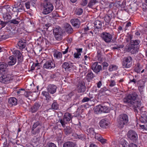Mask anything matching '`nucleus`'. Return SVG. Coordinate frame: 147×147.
I'll return each mask as SVG.
<instances>
[{
  "instance_id": "nucleus-4",
  "label": "nucleus",
  "mask_w": 147,
  "mask_h": 147,
  "mask_svg": "<svg viewBox=\"0 0 147 147\" xmlns=\"http://www.w3.org/2000/svg\"><path fill=\"white\" fill-rule=\"evenodd\" d=\"M2 75L0 77V82L5 84L9 83L12 80L11 75L7 74L6 71L1 74Z\"/></svg>"
},
{
  "instance_id": "nucleus-34",
  "label": "nucleus",
  "mask_w": 147,
  "mask_h": 147,
  "mask_svg": "<svg viewBox=\"0 0 147 147\" xmlns=\"http://www.w3.org/2000/svg\"><path fill=\"white\" fill-rule=\"evenodd\" d=\"M98 2L97 0H90L88 3V6L90 8H92Z\"/></svg>"
},
{
  "instance_id": "nucleus-31",
  "label": "nucleus",
  "mask_w": 147,
  "mask_h": 147,
  "mask_svg": "<svg viewBox=\"0 0 147 147\" xmlns=\"http://www.w3.org/2000/svg\"><path fill=\"white\" fill-rule=\"evenodd\" d=\"M76 144L71 142H67L64 143L63 147H75Z\"/></svg>"
},
{
  "instance_id": "nucleus-54",
  "label": "nucleus",
  "mask_w": 147,
  "mask_h": 147,
  "mask_svg": "<svg viewBox=\"0 0 147 147\" xmlns=\"http://www.w3.org/2000/svg\"><path fill=\"white\" fill-rule=\"evenodd\" d=\"M40 124V123L39 121H37L33 125L32 128H36L37 126Z\"/></svg>"
},
{
  "instance_id": "nucleus-24",
  "label": "nucleus",
  "mask_w": 147,
  "mask_h": 147,
  "mask_svg": "<svg viewBox=\"0 0 147 147\" xmlns=\"http://www.w3.org/2000/svg\"><path fill=\"white\" fill-rule=\"evenodd\" d=\"M3 18L4 20L7 21L9 22L12 18L11 16L10 15V13H3Z\"/></svg>"
},
{
  "instance_id": "nucleus-13",
  "label": "nucleus",
  "mask_w": 147,
  "mask_h": 147,
  "mask_svg": "<svg viewBox=\"0 0 147 147\" xmlns=\"http://www.w3.org/2000/svg\"><path fill=\"white\" fill-rule=\"evenodd\" d=\"M12 11L14 12H16L17 13L21 12L24 11V7L23 5L20 3H18L17 4H15L13 7L12 9Z\"/></svg>"
},
{
  "instance_id": "nucleus-29",
  "label": "nucleus",
  "mask_w": 147,
  "mask_h": 147,
  "mask_svg": "<svg viewBox=\"0 0 147 147\" xmlns=\"http://www.w3.org/2000/svg\"><path fill=\"white\" fill-rule=\"evenodd\" d=\"M54 58L60 60L62 58V53L59 51H55L54 54Z\"/></svg>"
},
{
  "instance_id": "nucleus-18",
  "label": "nucleus",
  "mask_w": 147,
  "mask_h": 147,
  "mask_svg": "<svg viewBox=\"0 0 147 147\" xmlns=\"http://www.w3.org/2000/svg\"><path fill=\"white\" fill-rule=\"evenodd\" d=\"M70 22L73 26L76 28H78L80 24V21L77 18L71 19Z\"/></svg>"
},
{
  "instance_id": "nucleus-51",
  "label": "nucleus",
  "mask_w": 147,
  "mask_h": 147,
  "mask_svg": "<svg viewBox=\"0 0 147 147\" xmlns=\"http://www.w3.org/2000/svg\"><path fill=\"white\" fill-rule=\"evenodd\" d=\"M130 82H134V84L137 83L138 84L139 82L140 83V82H141L143 84H144V82L143 81H138L134 78H133L132 80H130Z\"/></svg>"
},
{
  "instance_id": "nucleus-12",
  "label": "nucleus",
  "mask_w": 147,
  "mask_h": 147,
  "mask_svg": "<svg viewBox=\"0 0 147 147\" xmlns=\"http://www.w3.org/2000/svg\"><path fill=\"white\" fill-rule=\"evenodd\" d=\"M77 89L79 93L84 92L86 90L85 83L84 81L80 82L77 85Z\"/></svg>"
},
{
  "instance_id": "nucleus-55",
  "label": "nucleus",
  "mask_w": 147,
  "mask_h": 147,
  "mask_svg": "<svg viewBox=\"0 0 147 147\" xmlns=\"http://www.w3.org/2000/svg\"><path fill=\"white\" fill-rule=\"evenodd\" d=\"M94 95H90L89 94V95L88 96V97L90 99V101H94Z\"/></svg>"
},
{
  "instance_id": "nucleus-22",
  "label": "nucleus",
  "mask_w": 147,
  "mask_h": 147,
  "mask_svg": "<svg viewBox=\"0 0 147 147\" xmlns=\"http://www.w3.org/2000/svg\"><path fill=\"white\" fill-rule=\"evenodd\" d=\"M65 31L68 34H71L73 32V30L71 26L68 23H66L65 26Z\"/></svg>"
},
{
  "instance_id": "nucleus-47",
  "label": "nucleus",
  "mask_w": 147,
  "mask_h": 147,
  "mask_svg": "<svg viewBox=\"0 0 147 147\" xmlns=\"http://www.w3.org/2000/svg\"><path fill=\"white\" fill-rule=\"evenodd\" d=\"M75 12L76 15H80L83 13V10L81 8H79L76 9Z\"/></svg>"
},
{
  "instance_id": "nucleus-44",
  "label": "nucleus",
  "mask_w": 147,
  "mask_h": 147,
  "mask_svg": "<svg viewBox=\"0 0 147 147\" xmlns=\"http://www.w3.org/2000/svg\"><path fill=\"white\" fill-rule=\"evenodd\" d=\"M141 69L142 67H140V64H138L135 67L134 69V70L135 72L137 73H139L141 71Z\"/></svg>"
},
{
  "instance_id": "nucleus-8",
  "label": "nucleus",
  "mask_w": 147,
  "mask_h": 147,
  "mask_svg": "<svg viewBox=\"0 0 147 147\" xmlns=\"http://www.w3.org/2000/svg\"><path fill=\"white\" fill-rule=\"evenodd\" d=\"M133 59L130 56L125 57L122 62V66L123 68H129L132 65Z\"/></svg>"
},
{
  "instance_id": "nucleus-64",
  "label": "nucleus",
  "mask_w": 147,
  "mask_h": 147,
  "mask_svg": "<svg viewBox=\"0 0 147 147\" xmlns=\"http://www.w3.org/2000/svg\"><path fill=\"white\" fill-rule=\"evenodd\" d=\"M144 26L145 27L144 33L147 34V23H144Z\"/></svg>"
},
{
  "instance_id": "nucleus-35",
  "label": "nucleus",
  "mask_w": 147,
  "mask_h": 147,
  "mask_svg": "<svg viewBox=\"0 0 147 147\" xmlns=\"http://www.w3.org/2000/svg\"><path fill=\"white\" fill-rule=\"evenodd\" d=\"M94 26L97 29L100 28L102 26V24L100 21L98 20H96L94 23Z\"/></svg>"
},
{
  "instance_id": "nucleus-7",
  "label": "nucleus",
  "mask_w": 147,
  "mask_h": 147,
  "mask_svg": "<svg viewBox=\"0 0 147 147\" xmlns=\"http://www.w3.org/2000/svg\"><path fill=\"white\" fill-rule=\"evenodd\" d=\"M100 37L102 39L107 43H109L113 42V40L112 39V36L109 33L103 32L101 34Z\"/></svg>"
},
{
  "instance_id": "nucleus-38",
  "label": "nucleus",
  "mask_w": 147,
  "mask_h": 147,
  "mask_svg": "<svg viewBox=\"0 0 147 147\" xmlns=\"http://www.w3.org/2000/svg\"><path fill=\"white\" fill-rule=\"evenodd\" d=\"M87 131L88 132V134L90 135L91 136H95V133L94 131V129L93 128H90L88 129L87 130Z\"/></svg>"
},
{
  "instance_id": "nucleus-19",
  "label": "nucleus",
  "mask_w": 147,
  "mask_h": 147,
  "mask_svg": "<svg viewBox=\"0 0 147 147\" xmlns=\"http://www.w3.org/2000/svg\"><path fill=\"white\" fill-rule=\"evenodd\" d=\"M100 126L103 128H106L109 125L108 121L105 119H102L99 123Z\"/></svg>"
},
{
  "instance_id": "nucleus-45",
  "label": "nucleus",
  "mask_w": 147,
  "mask_h": 147,
  "mask_svg": "<svg viewBox=\"0 0 147 147\" xmlns=\"http://www.w3.org/2000/svg\"><path fill=\"white\" fill-rule=\"evenodd\" d=\"M24 92H25V90L23 88L19 89V90L17 92V95L19 96L21 95H24Z\"/></svg>"
},
{
  "instance_id": "nucleus-49",
  "label": "nucleus",
  "mask_w": 147,
  "mask_h": 147,
  "mask_svg": "<svg viewBox=\"0 0 147 147\" xmlns=\"http://www.w3.org/2000/svg\"><path fill=\"white\" fill-rule=\"evenodd\" d=\"M144 85H143L142 86H138V89L141 94L142 95L143 94V89L144 88Z\"/></svg>"
},
{
  "instance_id": "nucleus-9",
  "label": "nucleus",
  "mask_w": 147,
  "mask_h": 147,
  "mask_svg": "<svg viewBox=\"0 0 147 147\" xmlns=\"http://www.w3.org/2000/svg\"><path fill=\"white\" fill-rule=\"evenodd\" d=\"M53 33L56 40L60 41L62 39V32L59 27H55L53 29Z\"/></svg>"
},
{
  "instance_id": "nucleus-16",
  "label": "nucleus",
  "mask_w": 147,
  "mask_h": 147,
  "mask_svg": "<svg viewBox=\"0 0 147 147\" xmlns=\"http://www.w3.org/2000/svg\"><path fill=\"white\" fill-rule=\"evenodd\" d=\"M13 53L15 57L18 59V63L22 62L23 61V57L22 54L18 50H15L13 52Z\"/></svg>"
},
{
  "instance_id": "nucleus-36",
  "label": "nucleus",
  "mask_w": 147,
  "mask_h": 147,
  "mask_svg": "<svg viewBox=\"0 0 147 147\" xmlns=\"http://www.w3.org/2000/svg\"><path fill=\"white\" fill-rule=\"evenodd\" d=\"M140 121L142 123H146L147 121V117L145 115H142L139 118Z\"/></svg>"
},
{
  "instance_id": "nucleus-56",
  "label": "nucleus",
  "mask_w": 147,
  "mask_h": 147,
  "mask_svg": "<svg viewBox=\"0 0 147 147\" xmlns=\"http://www.w3.org/2000/svg\"><path fill=\"white\" fill-rule=\"evenodd\" d=\"M126 1H123L121 4H119V5L122 8H125L126 7Z\"/></svg>"
},
{
  "instance_id": "nucleus-2",
  "label": "nucleus",
  "mask_w": 147,
  "mask_h": 147,
  "mask_svg": "<svg viewBox=\"0 0 147 147\" xmlns=\"http://www.w3.org/2000/svg\"><path fill=\"white\" fill-rule=\"evenodd\" d=\"M140 43L138 40H131L130 43L126 46L125 50L131 54L136 53L139 51Z\"/></svg>"
},
{
  "instance_id": "nucleus-48",
  "label": "nucleus",
  "mask_w": 147,
  "mask_h": 147,
  "mask_svg": "<svg viewBox=\"0 0 147 147\" xmlns=\"http://www.w3.org/2000/svg\"><path fill=\"white\" fill-rule=\"evenodd\" d=\"M9 37V36L8 34H4L3 35H1V38H0V41L3 40H5Z\"/></svg>"
},
{
  "instance_id": "nucleus-32",
  "label": "nucleus",
  "mask_w": 147,
  "mask_h": 147,
  "mask_svg": "<svg viewBox=\"0 0 147 147\" xmlns=\"http://www.w3.org/2000/svg\"><path fill=\"white\" fill-rule=\"evenodd\" d=\"M93 110L96 114H98L101 113V105H99L95 106Z\"/></svg>"
},
{
  "instance_id": "nucleus-23",
  "label": "nucleus",
  "mask_w": 147,
  "mask_h": 147,
  "mask_svg": "<svg viewBox=\"0 0 147 147\" xmlns=\"http://www.w3.org/2000/svg\"><path fill=\"white\" fill-rule=\"evenodd\" d=\"M18 45L19 48L20 49H22L26 47V43L25 40H20L18 43Z\"/></svg>"
},
{
  "instance_id": "nucleus-6",
  "label": "nucleus",
  "mask_w": 147,
  "mask_h": 147,
  "mask_svg": "<svg viewBox=\"0 0 147 147\" xmlns=\"http://www.w3.org/2000/svg\"><path fill=\"white\" fill-rule=\"evenodd\" d=\"M53 9V6L50 2H46L44 3L43 6L42 13L47 15L51 12Z\"/></svg>"
},
{
  "instance_id": "nucleus-41",
  "label": "nucleus",
  "mask_w": 147,
  "mask_h": 147,
  "mask_svg": "<svg viewBox=\"0 0 147 147\" xmlns=\"http://www.w3.org/2000/svg\"><path fill=\"white\" fill-rule=\"evenodd\" d=\"M31 128V133L33 135H35L38 134L40 132V128H38L37 129H35V128Z\"/></svg>"
},
{
  "instance_id": "nucleus-57",
  "label": "nucleus",
  "mask_w": 147,
  "mask_h": 147,
  "mask_svg": "<svg viewBox=\"0 0 147 147\" xmlns=\"http://www.w3.org/2000/svg\"><path fill=\"white\" fill-rule=\"evenodd\" d=\"M90 101L89 99L87 97H84L82 100V102L83 103L86 102Z\"/></svg>"
},
{
  "instance_id": "nucleus-28",
  "label": "nucleus",
  "mask_w": 147,
  "mask_h": 147,
  "mask_svg": "<svg viewBox=\"0 0 147 147\" xmlns=\"http://www.w3.org/2000/svg\"><path fill=\"white\" fill-rule=\"evenodd\" d=\"M94 77V76L93 73L92 72L90 71L86 75V78L88 81L90 82Z\"/></svg>"
},
{
  "instance_id": "nucleus-25",
  "label": "nucleus",
  "mask_w": 147,
  "mask_h": 147,
  "mask_svg": "<svg viewBox=\"0 0 147 147\" xmlns=\"http://www.w3.org/2000/svg\"><path fill=\"white\" fill-rule=\"evenodd\" d=\"M9 59L10 60L8 62V64L9 65H14L16 62V58L13 56H11L9 57Z\"/></svg>"
},
{
  "instance_id": "nucleus-1",
  "label": "nucleus",
  "mask_w": 147,
  "mask_h": 147,
  "mask_svg": "<svg viewBox=\"0 0 147 147\" xmlns=\"http://www.w3.org/2000/svg\"><path fill=\"white\" fill-rule=\"evenodd\" d=\"M138 93L133 92L129 94L123 99V102L125 103H130L135 112L138 113L140 111L141 103L140 98L138 97Z\"/></svg>"
},
{
  "instance_id": "nucleus-42",
  "label": "nucleus",
  "mask_w": 147,
  "mask_h": 147,
  "mask_svg": "<svg viewBox=\"0 0 147 147\" xmlns=\"http://www.w3.org/2000/svg\"><path fill=\"white\" fill-rule=\"evenodd\" d=\"M109 111L110 109L109 107L101 105V112L107 113Z\"/></svg>"
},
{
  "instance_id": "nucleus-60",
  "label": "nucleus",
  "mask_w": 147,
  "mask_h": 147,
  "mask_svg": "<svg viewBox=\"0 0 147 147\" xmlns=\"http://www.w3.org/2000/svg\"><path fill=\"white\" fill-rule=\"evenodd\" d=\"M11 8H10V7H9L7 9H3V10H2V11H6L7 12L6 13H8L10 14L11 13Z\"/></svg>"
},
{
  "instance_id": "nucleus-52",
  "label": "nucleus",
  "mask_w": 147,
  "mask_h": 147,
  "mask_svg": "<svg viewBox=\"0 0 147 147\" xmlns=\"http://www.w3.org/2000/svg\"><path fill=\"white\" fill-rule=\"evenodd\" d=\"M102 69H105L107 68V67L108 66L109 64L106 62H104L102 63Z\"/></svg>"
},
{
  "instance_id": "nucleus-37",
  "label": "nucleus",
  "mask_w": 147,
  "mask_h": 147,
  "mask_svg": "<svg viewBox=\"0 0 147 147\" xmlns=\"http://www.w3.org/2000/svg\"><path fill=\"white\" fill-rule=\"evenodd\" d=\"M21 20L19 18H17L16 19H13L10 20L9 22L10 24H13L17 25L20 22Z\"/></svg>"
},
{
  "instance_id": "nucleus-11",
  "label": "nucleus",
  "mask_w": 147,
  "mask_h": 147,
  "mask_svg": "<svg viewBox=\"0 0 147 147\" xmlns=\"http://www.w3.org/2000/svg\"><path fill=\"white\" fill-rule=\"evenodd\" d=\"M42 107V104L41 102H36L30 108L29 112L32 113H35L41 108Z\"/></svg>"
},
{
  "instance_id": "nucleus-10",
  "label": "nucleus",
  "mask_w": 147,
  "mask_h": 147,
  "mask_svg": "<svg viewBox=\"0 0 147 147\" xmlns=\"http://www.w3.org/2000/svg\"><path fill=\"white\" fill-rule=\"evenodd\" d=\"M129 138L134 142H136L138 138V135L136 132L132 130L129 131L127 134Z\"/></svg>"
},
{
  "instance_id": "nucleus-46",
  "label": "nucleus",
  "mask_w": 147,
  "mask_h": 147,
  "mask_svg": "<svg viewBox=\"0 0 147 147\" xmlns=\"http://www.w3.org/2000/svg\"><path fill=\"white\" fill-rule=\"evenodd\" d=\"M117 67L116 65H112L109 66V70L110 71H112L113 70L117 69Z\"/></svg>"
},
{
  "instance_id": "nucleus-3",
  "label": "nucleus",
  "mask_w": 147,
  "mask_h": 147,
  "mask_svg": "<svg viewBox=\"0 0 147 147\" xmlns=\"http://www.w3.org/2000/svg\"><path fill=\"white\" fill-rule=\"evenodd\" d=\"M118 127L122 128L124 125H127L129 123V117L126 114H123L120 115L117 119Z\"/></svg>"
},
{
  "instance_id": "nucleus-63",
  "label": "nucleus",
  "mask_w": 147,
  "mask_h": 147,
  "mask_svg": "<svg viewBox=\"0 0 147 147\" xmlns=\"http://www.w3.org/2000/svg\"><path fill=\"white\" fill-rule=\"evenodd\" d=\"M77 137L79 139H80L82 140H84L85 138V136L82 134H80L79 135H77Z\"/></svg>"
},
{
  "instance_id": "nucleus-58",
  "label": "nucleus",
  "mask_w": 147,
  "mask_h": 147,
  "mask_svg": "<svg viewBox=\"0 0 147 147\" xmlns=\"http://www.w3.org/2000/svg\"><path fill=\"white\" fill-rule=\"evenodd\" d=\"M32 3L31 2L28 1L25 3V6L26 8L29 9L30 8V4Z\"/></svg>"
},
{
  "instance_id": "nucleus-62",
  "label": "nucleus",
  "mask_w": 147,
  "mask_h": 147,
  "mask_svg": "<svg viewBox=\"0 0 147 147\" xmlns=\"http://www.w3.org/2000/svg\"><path fill=\"white\" fill-rule=\"evenodd\" d=\"M47 144L49 147H57L56 145L53 143H49Z\"/></svg>"
},
{
  "instance_id": "nucleus-26",
  "label": "nucleus",
  "mask_w": 147,
  "mask_h": 147,
  "mask_svg": "<svg viewBox=\"0 0 147 147\" xmlns=\"http://www.w3.org/2000/svg\"><path fill=\"white\" fill-rule=\"evenodd\" d=\"M70 62H66L63 63L62 65V67L63 68L65 69V71L68 70L69 69L71 68V64Z\"/></svg>"
},
{
  "instance_id": "nucleus-39",
  "label": "nucleus",
  "mask_w": 147,
  "mask_h": 147,
  "mask_svg": "<svg viewBox=\"0 0 147 147\" xmlns=\"http://www.w3.org/2000/svg\"><path fill=\"white\" fill-rule=\"evenodd\" d=\"M42 94L43 95V96H44L46 97V99L47 101H49L50 100L51 98V97L49 95V92L44 91L42 92Z\"/></svg>"
},
{
  "instance_id": "nucleus-14",
  "label": "nucleus",
  "mask_w": 147,
  "mask_h": 147,
  "mask_svg": "<svg viewBox=\"0 0 147 147\" xmlns=\"http://www.w3.org/2000/svg\"><path fill=\"white\" fill-rule=\"evenodd\" d=\"M92 69L93 71L96 74H98L102 70V66L98 65V62L94 63L92 66Z\"/></svg>"
},
{
  "instance_id": "nucleus-40",
  "label": "nucleus",
  "mask_w": 147,
  "mask_h": 147,
  "mask_svg": "<svg viewBox=\"0 0 147 147\" xmlns=\"http://www.w3.org/2000/svg\"><path fill=\"white\" fill-rule=\"evenodd\" d=\"M59 105L57 102L56 101L54 100L51 106V109L54 110L58 109Z\"/></svg>"
},
{
  "instance_id": "nucleus-50",
  "label": "nucleus",
  "mask_w": 147,
  "mask_h": 147,
  "mask_svg": "<svg viewBox=\"0 0 147 147\" xmlns=\"http://www.w3.org/2000/svg\"><path fill=\"white\" fill-rule=\"evenodd\" d=\"M124 46L123 45H117L115 47H113L112 49H118L120 48H123L124 47Z\"/></svg>"
},
{
  "instance_id": "nucleus-27",
  "label": "nucleus",
  "mask_w": 147,
  "mask_h": 147,
  "mask_svg": "<svg viewBox=\"0 0 147 147\" xmlns=\"http://www.w3.org/2000/svg\"><path fill=\"white\" fill-rule=\"evenodd\" d=\"M112 16L111 15L107 14L104 17V20L106 22L105 25H107L109 24V23L110 22L111 18Z\"/></svg>"
},
{
  "instance_id": "nucleus-20",
  "label": "nucleus",
  "mask_w": 147,
  "mask_h": 147,
  "mask_svg": "<svg viewBox=\"0 0 147 147\" xmlns=\"http://www.w3.org/2000/svg\"><path fill=\"white\" fill-rule=\"evenodd\" d=\"M8 65L5 63L3 62H0V74L2 72H5L6 70L5 69Z\"/></svg>"
},
{
  "instance_id": "nucleus-15",
  "label": "nucleus",
  "mask_w": 147,
  "mask_h": 147,
  "mask_svg": "<svg viewBox=\"0 0 147 147\" xmlns=\"http://www.w3.org/2000/svg\"><path fill=\"white\" fill-rule=\"evenodd\" d=\"M55 67V64L51 60L46 61L44 64L43 67L46 69H51Z\"/></svg>"
},
{
  "instance_id": "nucleus-30",
  "label": "nucleus",
  "mask_w": 147,
  "mask_h": 147,
  "mask_svg": "<svg viewBox=\"0 0 147 147\" xmlns=\"http://www.w3.org/2000/svg\"><path fill=\"white\" fill-rule=\"evenodd\" d=\"M64 131L66 135H69L72 133V130L70 127L67 126L64 129Z\"/></svg>"
},
{
  "instance_id": "nucleus-33",
  "label": "nucleus",
  "mask_w": 147,
  "mask_h": 147,
  "mask_svg": "<svg viewBox=\"0 0 147 147\" xmlns=\"http://www.w3.org/2000/svg\"><path fill=\"white\" fill-rule=\"evenodd\" d=\"M73 94L72 93H70L68 95H64L63 96V100L64 101H67L69 100L71 97L73 96Z\"/></svg>"
},
{
  "instance_id": "nucleus-5",
  "label": "nucleus",
  "mask_w": 147,
  "mask_h": 147,
  "mask_svg": "<svg viewBox=\"0 0 147 147\" xmlns=\"http://www.w3.org/2000/svg\"><path fill=\"white\" fill-rule=\"evenodd\" d=\"M73 117L71 113H67L64 115L63 119H59V121L62 127H64L65 126V124L69 123L70 120H71Z\"/></svg>"
},
{
  "instance_id": "nucleus-43",
  "label": "nucleus",
  "mask_w": 147,
  "mask_h": 147,
  "mask_svg": "<svg viewBox=\"0 0 147 147\" xmlns=\"http://www.w3.org/2000/svg\"><path fill=\"white\" fill-rule=\"evenodd\" d=\"M97 139L100 141L102 144H104L106 143L107 140L104 139L100 136L97 137Z\"/></svg>"
},
{
  "instance_id": "nucleus-61",
  "label": "nucleus",
  "mask_w": 147,
  "mask_h": 147,
  "mask_svg": "<svg viewBox=\"0 0 147 147\" xmlns=\"http://www.w3.org/2000/svg\"><path fill=\"white\" fill-rule=\"evenodd\" d=\"M52 26V24L51 23H47L45 25V26L46 27L44 28L46 30H48V28Z\"/></svg>"
},
{
  "instance_id": "nucleus-53",
  "label": "nucleus",
  "mask_w": 147,
  "mask_h": 147,
  "mask_svg": "<svg viewBox=\"0 0 147 147\" xmlns=\"http://www.w3.org/2000/svg\"><path fill=\"white\" fill-rule=\"evenodd\" d=\"M8 22H7L6 21H5V22H3L2 21H0V24L3 27H5Z\"/></svg>"
},
{
  "instance_id": "nucleus-59",
  "label": "nucleus",
  "mask_w": 147,
  "mask_h": 147,
  "mask_svg": "<svg viewBox=\"0 0 147 147\" xmlns=\"http://www.w3.org/2000/svg\"><path fill=\"white\" fill-rule=\"evenodd\" d=\"M81 53H75L74 54V57L76 58H80V56L81 55Z\"/></svg>"
},
{
  "instance_id": "nucleus-17",
  "label": "nucleus",
  "mask_w": 147,
  "mask_h": 147,
  "mask_svg": "<svg viewBox=\"0 0 147 147\" xmlns=\"http://www.w3.org/2000/svg\"><path fill=\"white\" fill-rule=\"evenodd\" d=\"M57 87L55 85L50 84L47 87L48 92L51 94H53L56 91Z\"/></svg>"
},
{
  "instance_id": "nucleus-21",
  "label": "nucleus",
  "mask_w": 147,
  "mask_h": 147,
  "mask_svg": "<svg viewBox=\"0 0 147 147\" xmlns=\"http://www.w3.org/2000/svg\"><path fill=\"white\" fill-rule=\"evenodd\" d=\"M8 103L11 106L16 105L17 104V99L14 97L9 98L8 100Z\"/></svg>"
}]
</instances>
